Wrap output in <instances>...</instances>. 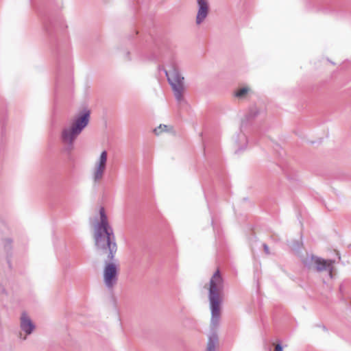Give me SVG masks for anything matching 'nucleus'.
Listing matches in <instances>:
<instances>
[{
    "instance_id": "3",
    "label": "nucleus",
    "mask_w": 351,
    "mask_h": 351,
    "mask_svg": "<svg viewBox=\"0 0 351 351\" xmlns=\"http://www.w3.org/2000/svg\"><path fill=\"white\" fill-rule=\"evenodd\" d=\"M99 219L93 221L94 237L96 241H113L115 239L112 228L110 226L108 217L103 207L99 209Z\"/></svg>"
},
{
    "instance_id": "5",
    "label": "nucleus",
    "mask_w": 351,
    "mask_h": 351,
    "mask_svg": "<svg viewBox=\"0 0 351 351\" xmlns=\"http://www.w3.org/2000/svg\"><path fill=\"white\" fill-rule=\"evenodd\" d=\"M108 156L107 151L103 150L93 163L91 176L95 184L100 183L104 177L107 169Z\"/></svg>"
},
{
    "instance_id": "10",
    "label": "nucleus",
    "mask_w": 351,
    "mask_h": 351,
    "mask_svg": "<svg viewBox=\"0 0 351 351\" xmlns=\"http://www.w3.org/2000/svg\"><path fill=\"white\" fill-rule=\"evenodd\" d=\"M197 12L195 18V23L200 25L207 18L209 13V3L208 0H197Z\"/></svg>"
},
{
    "instance_id": "8",
    "label": "nucleus",
    "mask_w": 351,
    "mask_h": 351,
    "mask_svg": "<svg viewBox=\"0 0 351 351\" xmlns=\"http://www.w3.org/2000/svg\"><path fill=\"white\" fill-rule=\"evenodd\" d=\"M95 245L101 255L107 256L105 262L116 261L114 257L117 250V243H95Z\"/></svg>"
},
{
    "instance_id": "16",
    "label": "nucleus",
    "mask_w": 351,
    "mask_h": 351,
    "mask_svg": "<svg viewBox=\"0 0 351 351\" xmlns=\"http://www.w3.org/2000/svg\"><path fill=\"white\" fill-rule=\"evenodd\" d=\"M263 249H264V251H265V254H269L270 252H269L268 245L266 243H264L263 245Z\"/></svg>"
},
{
    "instance_id": "6",
    "label": "nucleus",
    "mask_w": 351,
    "mask_h": 351,
    "mask_svg": "<svg viewBox=\"0 0 351 351\" xmlns=\"http://www.w3.org/2000/svg\"><path fill=\"white\" fill-rule=\"evenodd\" d=\"M119 265L117 261L105 262L103 277L106 287L112 290L118 282Z\"/></svg>"
},
{
    "instance_id": "11",
    "label": "nucleus",
    "mask_w": 351,
    "mask_h": 351,
    "mask_svg": "<svg viewBox=\"0 0 351 351\" xmlns=\"http://www.w3.org/2000/svg\"><path fill=\"white\" fill-rule=\"evenodd\" d=\"M218 343V336L215 332H213L208 338L206 351H216Z\"/></svg>"
},
{
    "instance_id": "15",
    "label": "nucleus",
    "mask_w": 351,
    "mask_h": 351,
    "mask_svg": "<svg viewBox=\"0 0 351 351\" xmlns=\"http://www.w3.org/2000/svg\"><path fill=\"white\" fill-rule=\"evenodd\" d=\"M123 58L125 60H131L130 53L129 51H126L124 54Z\"/></svg>"
},
{
    "instance_id": "7",
    "label": "nucleus",
    "mask_w": 351,
    "mask_h": 351,
    "mask_svg": "<svg viewBox=\"0 0 351 351\" xmlns=\"http://www.w3.org/2000/svg\"><path fill=\"white\" fill-rule=\"evenodd\" d=\"M334 261L324 260L322 258L312 256L311 264L317 271H327L328 276L332 278Z\"/></svg>"
},
{
    "instance_id": "1",
    "label": "nucleus",
    "mask_w": 351,
    "mask_h": 351,
    "mask_svg": "<svg viewBox=\"0 0 351 351\" xmlns=\"http://www.w3.org/2000/svg\"><path fill=\"white\" fill-rule=\"evenodd\" d=\"M223 278L219 269H217L212 276L209 282L208 299L211 310L210 327L216 329L220 322L221 304L222 302L223 292Z\"/></svg>"
},
{
    "instance_id": "14",
    "label": "nucleus",
    "mask_w": 351,
    "mask_h": 351,
    "mask_svg": "<svg viewBox=\"0 0 351 351\" xmlns=\"http://www.w3.org/2000/svg\"><path fill=\"white\" fill-rule=\"evenodd\" d=\"M274 346L275 347V350L274 351H283L282 350V346L280 343H277V344H274Z\"/></svg>"
},
{
    "instance_id": "4",
    "label": "nucleus",
    "mask_w": 351,
    "mask_h": 351,
    "mask_svg": "<svg viewBox=\"0 0 351 351\" xmlns=\"http://www.w3.org/2000/svg\"><path fill=\"white\" fill-rule=\"evenodd\" d=\"M168 82L171 85L174 97L178 102L184 100V93L186 90L184 77L176 68H173L169 71H165Z\"/></svg>"
},
{
    "instance_id": "13",
    "label": "nucleus",
    "mask_w": 351,
    "mask_h": 351,
    "mask_svg": "<svg viewBox=\"0 0 351 351\" xmlns=\"http://www.w3.org/2000/svg\"><path fill=\"white\" fill-rule=\"evenodd\" d=\"M167 126L166 125H160L158 128L154 129V133L156 135L161 134L163 131L167 129Z\"/></svg>"
},
{
    "instance_id": "12",
    "label": "nucleus",
    "mask_w": 351,
    "mask_h": 351,
    "mask_svg": "<svg viewBox=\"0 0 351 351\" xmlns=\"http://www.w3.org/2000/svg\"><path fill=\"white\" fill-rule=\"evenodd\" d=\"M250 88L249 87L245 86L241 88H239L237 90L234 92V96L239 99H245L247 94L250 93Z\"/></svg>"
},
{
    "instance_id": "2",
    "label": "nucleus",
    "mask_w": 351,
    "mask_h": 351,
    "mask_svg": "<svg viewBox=\"0 0 351 351\" xmlns=\"http://www.w3.org/2000/svg\"><path fill=\"white\" fill-rule=\"evenodd\" d=\"M89 120L90 111L85 109L76 114L71 119L69 125L62 128L60 140L66 150L71 151L73 149L75 141L88 125Z\"/></svg>"
},
{
    "instance_id": "9",
    "label": "nucleus",
    "mask_w": 351,
    "mask_h": 351,
    "mask_svg": "<svg viewBox=\"0 0 351 351\" xmlns=\"http://www.w3.org/2000/svg\"><path fill=\"white\" fill-rule=\"evenodd\" d=\"M20 327L21 330L25 333V335L22 332L19 333V337L22 340H25L27 336L32 334L35 328V325L25 313H23L21 316Z\"/></svg>"
},
{
    "instance_id": "17",
    "label": "nucleus",
    "mask_w": 351,
    "mask_h": 351,
    "mask_svg": "<svg viewBox=\"0 0 351 351\" xmlns=\"http://www.w3.org/2000/svg\"><path fill=\"white\" fill-rule=\"evenodd\" d=\"M258 113V111L256 110L252 114V117H255Z\"/></svg>"
}]
</instances>
